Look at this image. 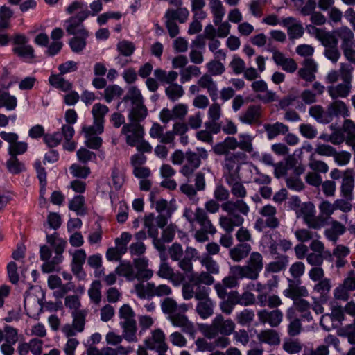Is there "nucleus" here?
I'll list each match as a JSON object with an SVG mask.
<instances>
[{
  "label": "nucleus",
  "instance_id": "10",
  "mask_svg": "<svg viewBox=\"0 0 355 355\" xmlns=\"http://www.w3.org/2000/svg\"><path fill=\"white\" fill-rule=\"evenodd\" d=\"M124 100H130L132 103V107L128 114L129 118L137 120L145 119L148 114V111L144 105L142 95L138 88L134 86L130 87Z\"/></svg>",
  "mask_w": 355,
  "mask_h": 355
},
{
  "label": "nucleus",
  "instance_id": "23",
  "mask_svg": "<svg viewBox=\"0 0 355 355\" xmlns=\"http://www.w3.org/2000/svg\"><path fill=\"white\" fill-rule=\"evenodd\" d=\"M252 89L259 93L258 98L263 103H270L275 100V93L268 89L267 83L263 80H255L251 85Z\"/></svg>",
  "mask_w": 355,
  "mask_h": 355
},
{
  "label": "nucleus",
  "instance_id": "48",
  "mask_svg": "<svg viewBox=\"0 0 355 355\" xmlns=\"http://www.w3.org/2000/svg\"><path fill=\"white\" fill-rule=\"evenodd\" d=\"M255 313L251 309H245L236 313L235 320L243 327L250 326L254 321Z\"/></svg>",
  "mask_w": 355,
  "mask_h": 355
},
{
  "label": "nucleus",
  "instance_id": "22",
  "mask_svg": "<svg viewBox=\"0 0 355 355\" xmlns=\"http://www.w3.org/2000/svg\"><path fill=\"white\" fill-rule=\"evenodd\" d=\"M212 329L223 336L231 335L235 329V324L231 319L225 320L221 314H218L211 322Z\"/></svg>",
  "mask_w": 355,
  "mask_h": 355
},
{
  "label": "nucleus",
  "instance_id": "58",
  "mask_svg": "<svg viewBox=\"0 0 355 355\" xmlns=\"http://www.w3.org/2000/svg\"><path fill=\"white\" fill-rule=\"evenodd\" d=\"M69 208L76 213L77 215L83 216L87 214L85 207V199L83 196L78 195L70 201Z\"/></svg>",
  "mask_w": 355,
  "mask_h": 355
},
{
  "label": "nucleus",
  "instance_id": "21",
  "mask_svg": "<svg viewBox=\"0 0 355 355\" xmlns=\"http://www.w3.org/2000/svg\"><path fill=\"white\" fill-rule=\"evenodd\" d=\"M196 300L198 302L195 308V311L201 319L206 320L214 314L215 303L209 297V295L202 297Z\"/></svg>",
  "mask_w": 355,
  "mask_h": 355
},
{
  "label": "nucleus",
  "instance_id": "15",
  "mask_svg": "<svg viewBox=\"0 0 355 355\" xmlns=\"http://www.w3.org/2000/svg\"><path fill=\"white\" fill-rule=\"evenodd\" d=\"M144 343L148 349L155 351L159 354H164L168 350L166 336L161 329L152 331Z\"/></svg>",
  "mask_w": 355,
  "mask_h": 355
},
{
  "label": "nucleus",
  "instance_id": "14",
  "mask_svg": "<svg viewBox=\"0 0 355 355\" xmlns=\"http://www.w3.org/2000/svg\"><path fill=\"white\" fill-rule=\"evenodd\" d=\"M245 155L242 153L226 154L223 163L224 176L234 178L239 176L240 166L243 162Z\"/></svg>",
  "mask_w": 355,
  "mask_h": 355
},
{
  "label": "nucleus",
  "instance_id": "12",
  "mask_svg": "<svg viewBox=\"0 0 355 355\" xmlns=\"http://www.w3.org/2000/svg\"><path fill=\"white\" fill-rule=\"evenodd\" d=\"M90 10L87 4L81 1H73L65 8L68 15L75 14L76 11H80L83 17L87 19L89 17L97 16L103 10V3L101 0H94L89 4Z\"/></svg>",
  "mask_w": 355,
  "mask_h": 355
},
{
  "label": "nucleus",
  "instance_id": "45",
  "mask_svg": "<svg viewBox=\"0 0 355 355\" xmlns=\"http://www.w3.org/2000/svg\"><path fill=\"white\" fill-rule=\"evenodd\" d=\"M294 281L289 280L288 288L283 291V294L286 297L291 298L295 302L300 296L308 295V291L304 286H296L294 285Z\"/></svg>",
  "mask_w": 355,
  "mask_h": 355
},
{
  "label": "nucleus",
  "instance_id": "3",
  "mask_svg": "<svg viewBox=\"0 0 355 355\" xmlns=\"http://www.w3.org/2000/svg\"><path fill=\"white\" fill-rule=\"evenodd\" d=\"M222 209L227 213V216L220 217V227L230 233L234 227H239L244 223V216L250 212V207L243 200H228L222 205Z\"/></svg>",
  "mask_w": 355,
  "mask_h": 355
},
{
  "label": "nucleus",
  "instance_id": "27",
  "mask_svg": "<svg viewBox=\"0 0 355 355\" xmlns=\"http://www.w3.org/2000/svg\"><path fill=\"white\" fill-rule=\"evenodd\" d=\"M334 100V101L327 106L329 123L334 117L346 118L349 116V110L347 105L342 101Z\"/></svg>",
  "mask_w": 355,
  "mask_h": 355
},
{
  "label": "nucleus",
  "instance_id": "59",
  "mask_svg": "<svg viewBox=\"0 0 355 355\" xmlns=\"http://www.w3.org/2000/svg\"><path fill=\"white\" fill-rule=\"evenodd\" d=\"M201 73L198 67L189 65L180 71V82L183 84L189 82L193 77H197Z\"/></svg>",
  "mask_w": 355,
  "mask_h": 355
},
{
  "label": "nucleus",
  "instance_id": "8",
  "mask_svg": "<svg viewBox=\"0 0 355 355\" xmlns=\"http://www.w3.org/2000/svg\"><path fill=\"white\" fill-rule=\"evenodd\" d=\"M64 245H42L40 248V257L44 263L42 266L44 272L50 273L58 268L62 261V253Z\"/></svg>",
  "mask_w": 355,
  "mask_h": 355
},
{
  "label": "nucleus",
  "instance_id": "44",
  "mask_svg": "<svg viewBox=\"0 0 355 355\" xmlns=\"http://www.w3.org/2000/svg\"><path fill=\"white\" fill-rule=\"evenodd\" d=\"M161 263L159 265L157 275L163 279L170 280L175 286H178L179 283H175L173 277L175 276L173 268L166 262V258L164 254H160Z\"/></svg>",
  "mask_w": 355,
  "mask_h": 355
},
{
  "label": "nucleus",
  "instance_id": "4",
  "mask_svg": "<svg viewBox=\"0 0 355 355\" xmlns=\"http://www.w3.org/2000/svg\"><path fill=\"white\" fill-rule=\"evenodd\" d=\"M214 277L207 272L193 273L189 277V281L182 285V295L185 300L192 298L200 299L209 295L211 292L208 286L214 283Z\"/></svg>",
  "mask_w": 355,
  "mask_h": 355
},
{
  "label": "nucleus",
  "instance_id": "34",
  "mask_svg": "<svg viewBox=\"0 0 355 355\" xmlns=\"http://www.w3.org/2000/svg\"><path fill=\"white\" fill-rule=\"evenodd\" d=\"M199 86L207 89L212 100H215L218 96V86L209 74L203 75L198 81Z\"/></svg>",
  "mask_w": 355,
  "mask_h": 355
},
{
  "label": "nucleus",
  "instance_id": "31",
  "mask_svg": "<svg viewBox=\"0 0 355 355\" xmlns=\"http://www.w3.org/2000/svg\"><path fill=\"white\" fill-rule=\"evenodd\" d=\"M12 83L7 85H0V108L6 107L8 110H13L17 106V98L7 92Z\"/></svg>",
  "mask_w": 355,
  "mask_h": 355
},
{
  "label": "nucleus",
  "instance_id": "13",
  "mask_svg": "<svg viewBox=\"0 0 355 355\" xmlns=\"http://www.w3.org/2000/svg\"><path fill=\"white\" fill-rule=\"evenodd\" d=\"M128 119L129 123L124 124L121 129V134L125 136L126 144L133 146L144 137V128L139 124L143 120L131 119L129 117Z\"/></svg>",
  "mask_w": 355,
  "mask_h": 355
},
{
  "label": "nucleus",
  "instance_id": "20",
  "mask_svg": "<svg viewBox=\"0 0 355 355\" xmlns=\"http://www.w3.org/2000/svg\"><path fill=\"white\" fill-rule=\"evenodd\" d=\"M257 317L261 324H268L271 327H278L283 320V313L279 309L268 311L261 309L257 311Z\"/></svg>",
  "mask_w": 355,
  "mask_h": 355
},
{
  "label": "nucleus",
  "instance_id": "17",
  "mask_svg": "<svg viewBox=\"0 0 355 355\" xmlns=\"http://www.w3.org/2000/svg\"><path fill=\"white\" fill-rule=\"evenodd\" d=\"M188 112V106L186 104L178 103L171 110L163 108L159 114L160 121L163 123H168L171 121L183 120Z\"/></svg>",
  "mask_w": 355,
  "mask_h": 355
},
{
  "label": "nucleus",
  "instance_id": "39",
  "mask_svg": "<svg viewBox=\"0 0 355 355\" xmlns=\"http://www.w3.org/2000/svg\"><path fill=\"white\" fill-rule=\"evenodd\" d=\"M209 6L213 15V21L217 26L222 21L225 15V9L220 0H210Z\"/></svg>",
  "mask_w": 355,
  "mask_h": 355
},
{
  "label": "nucleus",
  "instance_id": "16",
  "mask_svg": "<svg viewBox=\"0 0 355 355\" xmlns=\"http://www.w3.org/2000/svg\"><path fill=\"white\" fill-rule=\"evenodd\" d=\"M75 15L71 16L63 22V26L69 35H86L88 31L83 25L87 19L83 17L80 11H76Z\"/></svg>",
  "mask_w": 355,
  "mask_h": 355
},
{
  "label": "nucleus",
  "instance_id": "46",
  "mask_svg": "<svg viewBox=\"0 0 355 355\" xmlns=\"http://www.w3.org/2000/svg\"><path fill=\"white\" fill-rule=\"evenodd\" d=\"M189 10L186 8L180 7L177 9H168L164 15L166 19H170L173 21H178L180 23H184L189 17Z\"/></svg>",
  "mask_w": 355,
  "mask_h": 355
},
{
  "label": "nucleus",
  "instance_id": "24",
  "mask_svg": "<svg viewBox=\"0 0 355 355\" xmlns=\"http://www.w3.org/2000/svg\"><path fill=\"white\" fill-rule=\"evenodd\" d=\"M281 26L287 28L288 35L291 39H297L304 34V28L301 23L292 17L282 19Z\"/></svg>",
  "mask_w": 355,
  "mask_h": 355
},
{
  "label": "nucleus",
  "instance_id": "28",
  "mask_svg": "<svg viewBox=\"0 0 355 355\" xmlns=\"http://www.w3.org/2000/svg\"><path fill=\"white\" fill-rule=\"evenodd\" d=\"M272 60L275 63L281 67V68L288 72L293 73L297 69V64L295 60L290 58H286L282 53L275 51L272 53Z\"/></svg>",
  "mask_w": 355,
  "mask_h": 355
},
{
  "label": "nucleus",
  "instance_id": "29",
  "mask_svg": "<svg viewBox=\"0 0 355 355\" xmlns=\"http://www.w3.org/2000/svg\"><path fill=\"white\" fill-rule=\"evenodd\" d=\"M248 263V264L245 266L250 273L251 277H252V279H257L263 267L261 254L259 252H252Z\"/></svg>",
  "mask_w": 355,
  "mask_h": 355
},
{
  "label": "nucleus",
  "instance_id": "32",
  "mask_svg": "<svg viewBox=\"0 0 355 355\" xmlns=\"http://www.w3.org/2000/svg\"><path fill=\"white\" fill-rule=\"evenodd\" d=\"M351 89V83L343 81L338 85L328 86L327 92L332 99H337L347 97L350 94Z\"/></svg>",
  "mask_w": 355,
  "mask_h": 355
},
{
  "label": "nucleus",
  "instance_id": "5",
  "mask_svg": "<svg viewBox=\"0 0 355 355\" xmlns=\"http://www.w3.org/2000/svg\"><path fill=\"white\" fill-rule=\"evenodd\" d=\"M0 136L9 144V158L6 163L8 172L13 175L20 173L22 171V142L18 141L19 136L13 132L2 131Z\"/></svg>",
  "mask_w": 355,
  "mask_h": 355
},
{
  "label": "nucleus",
  "instance_id": "47",
  "mask_svg": "<svg viewBox=\"0 0 355 355\" xmlns=\"http://www.w3.org/2000/svg\"><path fill=\"white\" fill-rule=\"evenodd\" d=\"M123 329L121 336L129 343H137L138 339L137 338V324L136 322L130 323L120 324Z\"/></svg>",
  "mask_w": 355,
  "mask_h": 355
},
{
  "label": "nucleus",
  "instance_id": "19",
  "mask_svg": "<svg viewBox=\"0 0 355 355\" xmlns=\"http://www.w3.org/2000/svg\"><path fill=\"white\" fill-rule=\"evenodd\" d=\"M69 253L72 257L71 270L73 275L80 280L85 278L86 274L83 270V264L86 260V253L84 250H71Z\"/></svg>",
  "mask_w": 355,
  "mask_h": 355
},
{
  "label": "nucleus",
  "instance_id": "40",
  "mask_svg": "<svg viewBox=\"0 0 355 355\" xmlns=\"http://www.w3.org/2000/svg\"><path fill=\"white\" fill-rule=\"evenodd\" d=\"M261 343H267L270 345H278L280 343V337L277 331L268 329L262 330L257 336Z\"/></svg>",
  "mask_w": 355,
  "mask_h": 355
},
{
  "label": "nucleus",
  "instance_id": "6",
  "mask_svg": "<svg viewBox=\"0 0 355 355\" xmlns=\"http://www.w3.org/2000/svg\"><path fill=\"white\" fill-rule=\"evenodd\" d=\"M184 216L193 225V223L197 222L200 229L196 232L194 236L196 242L203 243L208 240V234H214L216 230L208 219L207 214L201 208H196L195 211L191 209H185Z\"/></svg>",
  "mask_w": 355,
  "mask_h": 355
},
{
  "label": "nucleus",
  "instance_id": "52",
  "mask_svg": "<svg viewBox=\"0 0 355 355\" xmlns=\"http://www.w3.org/2000/svg\"><path fill=\"white\" fill-rule=\"evenodd\" d=\"M354 187V180L352 175H347L343 178L340 192L343 197L347 200L352 199V192Z\"/></svg>",
  "mask_w": 355,
  "mask_h": 355
},
{
  "label": "nucleus",
  "instance_id": "60",
  "mask_svg": "<svg viewBox=\"0 0 355 355\" xmlns=\"http://www.w3.org/2000/svg\"><path fill=\"white\" fill-rule=\"evenodd\" d=\"M349 253V250L345 245H337V247L334 250L333 254H331V259L333 257L337 258L336 261V266L337 268L343 267L347 261L343 259L344 257L347 256ZM331 261L332 259H330Z\"/></svg>",
  "mask_w": 355,
  "mask_h": 355
},
{
  "label": "nucleus",
  "instance_id": "37",
  "mask_svg": "<svg viewBox=\"0 0 355 355\" xmlns=\"http://www.w3.org/2000/svg\"><path fill=\"white\" fill-rule=\"evenodd\" d=\"M231 189V193L236 198H244L247 195V191L243 184L240 180V177L227 178L225 180Z\"/></svg>",
  "mask_w": 355,
  "mask_h": 355
},
{
  "label": "nucleus",
  "instance_id": "50",
  "mask_svg": "<svg viewBox=\"0 0 355 355\" xmlns=\"http://www.w3.org/2000/svg\"><path fill=\"white\" fill-rule=\"evenodd\" d=\"M153 282H148L146 284L139 282L135 285V291L136 294L141 299L153 298Z\"/></svg>",
  "mask_w": 355,
  "mask_h": 355
},
{
  "label": "nucleus",
  "instance_id": "36",
  "mask_svg": "<svg viewBox=\"0 0 355 355\" xmlns=\"http://www.w3.org/2000/svg\"><path fill=\"white\" fill-rule=\"evenodd\" d=\"M295 236L298 241L302 243H310V244H322L320 241V236L316 232L308 230L301 229L295 232Z\"/></svg>",
  "mask_w": 355,
  "mask_h": 355
},
{
  "label": "nucleus",
  "instance_id": "1",
  "mask_svg": "<svg viewBox=\"0 0 355 355\" xmlns=\"http://www.w3.org/2000/svg\"><path fill=\"white\" fill-rule=\"evenodd\" d=\"M156 191H151L150 193V201L151 206L155 207L159 215L155 216L150 214L144 218V227L147 229L149 236L153 239V244H164L173 241L175 227L170 225L166 227L168 218H169L175 210L174 203L168 202L164 199H155Z\"/></svg>",
  "mask_w": 355,
  "mask_h": 355
},
{
  "label": "nucleus",
  "instance_id": "42",
  "mask_svg": "<svg viewBox=\"0 0 355 355\" xmlns=\"http://www.w3.org/2000/svg\"><path fill=\"white\" fill-rule=\"evenodd\" d=\"M264 128L269 140L275 139L279 135H284L288 131V126L279 122H276L272 124H266Z\"/></svg>",
  "mask_w": 355,
  "mask_h": 355
},
{
  "label": "nucleus",
  "instance_id": "2",
  "mask_svg": "<svg viewBox=\"0 0 355 355\" xmlns=\"http://www.w3.org/2000/svg\"><path fill=\"white\" fill-rule=\"evenodd\" d=\"M172 294L171 288L167 284L155 285L154 283L153 297H166L160 303L162 313L166 315V319L171 324L180 328L189 338L194 339L197 329L194 323L191 321L186 313L189 309V305L186 303L178 304L175 300L170 297Z\"/></svg>",
  "mask_w": 355,
  "mask_h": 355
},
{
  "label": "nucleus",
  "instance_id": "35",
  "mask_svg": "<svg viewBox=\"0 0 355 355\" xmlns=\"http://www.w3.org/2000/svg\"><path fill=\"white\" fill-rule=\"evenodd\" d=\"M257 304L261 307L268 306L270 309H275L279 306L282 302L279 297L276 295H268L266 293H261L257 297Z\"/></svg>",
  "mask_w": 355,
  "mask_h": 355
},
{
  "label": "nucleus",
  "instance_id": "49",
  "mask_svg": "<svg viewBox=\"0 0 355 355\" xmlns=\"http://www.w3.org/2000/svg\"><path fill=\"white\" fill-rule=\"evenodd\" d=\"M88 311L86 309H81L79 310V311L71 312V317L73 318L72 324L78 333L83 332L85 329L86 317Z\"/></svg>",
  "mask_w": 355,
  "mask_h": 355
},
{
  "label": "nucleus",
  "instance_id": "51",
  "mask_svg": "<svg viewBox=\"0 0 355 355\" xmlns=\"http://www.w3.org/2000/svg\"><path fill=\"white\" fill-rule=\"evenodd\" d=\"M89 36V32L86 35H74L69 40V44L74 53H80L85 48L87 44V39Z\"/></svg>",
  "mask_w": 355,
  "mask_h": 355
},
{
  "label": "nucleus",
  "instance_id": "54",
  "mask_svg": "<svg viewBox=\"0 0 355 355\" xmlns=\"http://www.w3.org/2000/svg\"><path fill=\"white\" fill-rule=\"evenodd\" d=\"M309 114L319 123H329L328 110H324L321 105H316L311 107L309 109Z\"/></svg>",
  "mask_w": 355,
  "mask_h": 355
},
{
  "label": "nucleus",
  "instance_id": "57",
  "mask_svg": "<svg viewBox=\"0 0 355 355\" xmlns=\"http://www.w3.org/2000/svg\"><path fill=\"white\" fill-rule=\"evenodd\" d=\"M116 273L120 276H123L128 281L135 279V272L132 264L129 262L122 261L116 268Z\"/></svg>",
  "mask_w": 355,
  "mask_h": 355
},
{
  "label": "nucleus",
  "instance_id": "41",
  "mask_svg": "<svg viewBox=\"0 0 355 355\" xmlns=\"http://www.w3.org/2000/svg\"><path fill=\"white\" fill-rule=\"evenodd\" d=\"M260 214L266 218V224L268 227L275 228L279 225V221L275 215L276 208L270 205H265L259 211Z\"/></svg>",
  "mask_w": 355,
  "mask_h": 355
},
{
  "label": "nucleus",
  "instance_id": "18",
  "mask_svg": "<svg viewBox=\"0 0 355 355\" xmlns=\"http://www.w3.org/2000/svg\"><path fill=\"white\" fill-rule=\"evenodd\" d=\"M221 116V106L217 103L211 104L207 112V120L205 123L206 128L214 134L219 133L221 130V124L219 123Z\"/></svg>",
  "mask_w": 355,
  "mask_h": 355
},
{
  "label": "nucleus",
  "instance_id": "55",
  "mask_svg": "<svg viewBox=\"0 0 355 355\" xmlns=\"http://www.w3.org/2000/svg\"><path fill=\"white\" fill-rule=\"evenodd\" d=\"M295 309L300 313L301 318L307 322L313 320L312 315L310 312L311 305L309 303L303 299H299L294 302Z\"/></svg>",
  "mask_w": 355,
  "mask_h": 355
},
{
  "label": "nucleus",
  "instance_id": "53",
  "mask_svg": "<svg viewBox=\"0 0 355 355\" xmlns=\"http://www.w3.org/2000/svg\"><path fill=\"white\" fill-rule=\"evenodd\" d=\"M155 77L162 84H174L178 77V73L174 71L166 72L164 70L157 69L154 71Z\"/></svg>",
  "mask_w": 355,
  "mask_h": 355
},
{
  "label": "nucleus",
  "instance_id": "61",
  "mask_svg": "<svg viewBox=\"0 0 355 355\" xmlns=\"http://www.w3.org/2000/svg\"><path fill=\"white\" fill-rule=\"evenodd\" d=\"M101 282L96 280L92 283L88 290L89 299L96 305H98L101 301Z\"/></svg>",
  "mask_w": 355,
  "mask_h": 355
},
{
  "label": "nucleus",
  "instance_id": "7",
  "mask_svg": "<svg viewBox=\"0 0 355 355\" xmlns=\"http://www.w3.org/2000/svg\"><path fill=\"white\" fill-rule=\"evenodd\" d=\"M295 252L297 259L306 258L311 266H320L324 259H331V254L324 250V245H295Z\"/></svg>",
  "mask_w": 355,
  "mask_h": 355
},
{
  "label": "nucleus",
  "instance_id": "56",
  "mask_svg": "<svg viewBox=\"0 0 355 355\" xmlns=\"http://www.w3.org/2000/svg\"><path fill=\"white\" fill-rule=\"evenodd\" d=\"M250 250V245H235L230 250V256L234 261L239 262L248 257Z\"/></svg>",
  "mask_w": 355,
  "mask_h": 355
},
{
  "label": "nucleus",
  "instance_id": "38",
  "mask_svg": "<svg viewBox=\"0 0 355 355\" xmlns=\"http://www.w3.org/2000/svg\"><path fill=\"white\" fill-rule=\"evenodd\" d=\"M260 107L256 105L250 106L248 110L241 114L239 120L245 124H254L258 122L260 117Z\"/></svg>",
  "mask_w": 355,
  "mask_h": 355
},
{
  "label": "nucleus",
  "instance_id": "63",
  "mask_svg": "<svg viewBox=\"0 0 355 355\" xmlns=\"http://www.w3.org/2000/svg\"><path fill=\"white\" fill-rule=\"evenodd\" d=\"M119 315L120 318L119 324L136 322L135 320V313L132 309L128 304H123L120 308Z\"/></svg>",
  "mask_w": 355,
  "mask_h": 355
},
{
  "label": "nucleus",
  "instance_id": "43",
  "mask_svg": "<svg viewBox=\"0 0 355 355\" xmlns=\"http://www.w3.org/2000/svg\"><path fill=\"white\" fill-rule=\"evenodd\" d=\"M109 112L108 107L101 103H96L94 105L92 110L94 121L97 123V127L101 130L102 125H104L105 116Z\"/></svg>",
  "mask_w": 355,
  "mask_h": 355
},
{
  "label": "nucleus",
  "instance_id": "11",
  "mask_svg": "<svg viewBox=\"0 0 355 355\" xmlns=\"http://www.w3.org/2000/svg\"><path fill=\"white\" fill-rule=\"evenodd\" d=\"M315 207L311 202L302 203V207L297 211L296 216L302 218L304 223L313 229H320L326 225V220L315 216Z\"/></svg>",
  "mask_w": 355,
  "mask_h": 355
},
{
  "label": "nucleus",
  "instance_id": "25",
  "mask_svg": "<svg viewBox=\"0 0 355 355\" xmlns=\"http://www.w3.org/2000/svg\"><path fill=\"white\" fill-rule=\"evenodd\" d=\"M134 266L136 269L135 279L147 281L153 277V272L148 268V260L146 258L135 259Z\"/></svg>",
  "mask_w": 355,
  "mask_h": 355
},
{
  "label": "nucleus",
  "instance_id": "26",
  "mask_svg": "<svg viewBox=\"0 0 355 355\" xmlns=\"http://www.w3.org/2000/svg\"><path fill=\"white\" fill-rule=\"evenodd\" d=\"M201 162L195 152L187 151L185 163L182 166L180 173L185 177L189 178L193 172L200 166Z\"/></svg>",
  "mask_w": 355,
  "mask_h": 355
},
{
  "label": "nucleus",
  "instance_id": "62",
  "mask_svg": "<svg viewBox=\"0 0 355 355\" xmlns=\"http://www.w3.org/2000/svg\"><path fill=\"white\" fill-rule=\"evenodd\" d=\"M288 257L282 255L275 261L271 262L266 266L265 271L268 272H278L284 270L288 265Z\"/></svg>",
  "mask_w": 355,
  "mask_h": 355
},
{
  "label": "nucleus",
  "instance_id": "33",
  "mask_svg": "<svg viewBox=\"0 0 355 355\" xmlns=\"http://www.w3.org/2000/svg\"><path fill=\"white\" fill-rule=\"evenodd\" d=\"M337 41L340 40V48L351 45L355 43L354 34L347 26H343L334 30Z\"/></svg>",
  "mask_w": 355,
  "mask_h": 355
},
{
  "label": "nucleus",
  "instance_id": "64",
  "mask_svg": "<svg viewBox=\"0 0 355 355\" xmlns=\"http://www.w3.org/2000/svg\"><path fill=\"white\" fill-rule=\"evenodd\" d=\"M165 92L168 98L172 101L178 100L184 94L182 86L177 83L168 85L165 89Z\"/></svg>",
  "mask_w": 355,
  "mask_h": 355
},
{
  "label": "nucleus",
  "instance_id": "9",
  "mask_svg": "<svg viewBox=\"0 0 355 355\" xmlns=\"http://www.w3.org/2000/svg\"><path fill=\"white\" fill-rule=\"evenodd\" d=\"M62 307L63 304L60 300H58L55 302H46L42 304L40 299L32 297L29 295L24 300V309L27 315L35 319H38L40 313L43 308L48 311L53 312L60 310Z\"/></svg>",
  "mask_w": 355,
  "mask_h": 355
},
{
  "label": "nucleus",
  "instance_id": "30",
  "mask_svg": "<svg viewBox=\"0 0 355 355\" xmlns=\"http://www.w3.org/2000/svg\"><path fill=\"white\" fill-rule=\"evenodd\" d=\"M345 231L346 227L344 225L337 220H332L329 227L324 230V236L329 242L336 243Z\"/></svg>",
  "mask_w": 355,
  "mask_h": 355
}]
</instances>
